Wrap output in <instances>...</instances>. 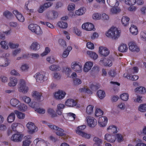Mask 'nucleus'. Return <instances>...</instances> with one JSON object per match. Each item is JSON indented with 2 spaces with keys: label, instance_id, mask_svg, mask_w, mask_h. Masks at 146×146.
<instances>
[{
  "label": "nucleus",
  "instance_id": "obj_1",
  "mask_svg": "<svg viewBox=\"0 0 146 146\" xmlns=\"http://www.w3.org/2000/svg\"><path fill=\"white\" fill-rule=\"evenodd\" d=\"M120 32L118 29L114 27H112L106 33L107 37L114 39L118 38L120 35Z\"/></svg>",
  "mask_w": 146,
  "mask_h": 146
},
{
  "label": "nucleus",
  "instance_id": "obj_2",
  "mask_svg": "<svg viewBox=\"0 0 146 146\" xmlns=\"http://www.w3.org/2000/svg\"><path fill=\"white\" fill-rule=\"evenodd\" d=\"M86 127V126L84 125L78 126L77 127V130L76 131V133L83 137L89 139L90 137V135L86 133L83 131Z\"/></svg>",
  "mask_w": 146,
  "mask_h": 146
},
{
  "label": "nucleus",
  "instance_id": "obj_3",
  "mask_svg": "<svg viewBox=\"0 0 146 146\" xmlns=\"http://www.w3.org/2000/svg\"><path fill=\"white\" fill-rule=\"evenodd\" d=\"M47 125L49 127L52 129L56 131V133L57 135L60 136H62L65 135L64 133V130L62 129L49 123H48Z\"/></svg>",
  "mask_w": 146,
  "mask_h": 146
},
{
  "label": "nucleus",
  "instance_id": "obj_4",
  "mask_svg": "<svg viewBox=\"0 0 146 146\" xmlns=\"http://www.w3.org/2000/svg\"><path fill=\"white\" fill-rule=\"evenodd\" d=\"M19 90L23 93H26L28 91V88L26 86L25 81L23 79H21L19 84Z\"/></svg>",
  "mask_w": 146,
  "mask_h": 146
},
{
  "label": "nucleus",
  "instance_id": "obj_5",
  "mask_svg": "<svg viewBox=\"0 0 146 146\" xmlns=\"http://www.w3.org/2000/svg\"><path fill=\"white\" fill-rule=\"evenodd\" d=\"M71 68L74 71L77 72H80L82 70L81 64L80 62H75L72 63Z\"/></svg>",
  "mask_w": 146,
  "mask_h": 146
},
{
  "label": "nucleus",
  "instance_id": "obj_6",
  "mask_svg": "<svg viewBox=\"0 0 146 146\" xmlns=\"http://www.w3.org/2000/svg\"><path fill=\"white\" fill-rule=\"evenodd\" d=\"M99 63L101 65L104 66H111L112 65L111 60L106 58H101L99 61Z\"/></svg>",
  "mask_w": 146,
  "mask_h": 146
},
{
  "label": "nucleus",
  "instance_id": "obj_7",
  "mask_svg": "<svg viewBox=\"0 0 146 146\" xmlns=\"http://www.w3.org/2000/svg\"><path fill=\"white\" fill-rule=\"evenodd\" d=\"M86 119L88 125L90 127H94L96 125L97 121L94 118L91 117H87Z\"/></svg>",
  "mask_w": 146,
  "mask_h": 146
},
{
  "label": "nucleus",
  "instance_id": "obj_8",
  "mask_svg": "<svg viewBox=\"0 0 146 146\" xmlns=\"http://www.w3.org/2000/svg\"><path fill=\"white\" fill-rule=\"evenodd\" d=\"M128 45L129 49L131 51L134 52H138L139 51V48L136 45L135 42H130Z\"/></svg>",
  "mask_w": 146,
  "mask_h": 146
},
{
  "label": "nucleus",
  "instance_id": "obj_9",
  "mask_svg": "<svg viewBox=\"0 0 146 146\" xmlns=\"http://www.w3.org/2000/svg\"><path fill=\"white\" fill-rule=\"evenodd\" d=\"M27 128L29 130V132L31 133L36 131L37 128L34 124L32 122H28L26 125Z\"/></svg>",
  "mask_w": 146,
  "mask_h": 146
},
{
  "label": "nucleus",
  "instance_id": "obj_10",
  "mask_svg": "<svg viewBox=\"0 0 146 146\" xmlns=\"http://www.w3.org/2000/svg\"><path fill=\"white\" fill-rule=\"evenodd\" d=\"M82 28L87 31H90L95 29L94 25L90 23H86L82 24Z\"/></svg>",
  "mask_w": 146,
  "mask_h": 146
},
{
  "label": "nucleus",
  "instance_id": "obj_11",
  "mask_svg": "<svg viewBox=\"0 0 146 146\" xmlns=\"http://www.w3.org/2000/svg\"><path fill=\"white\" fill-rule=\"evenodd\" d=\"M99 52L102 56H106L109 54V50L106 47L100 46L99 48Z\"/></svg>",
  "mask_w": 146,
  "mask_h": 146
},
{
  "label": "nucleus",
  "instance_id": "obj_12",
  "mask_svg": "<svg viewBox=\"0 0 146 146\" xmlns=\"http://www.w3.org/2000/svg\"><path fill=\"white\" fill-rule=\"evenodd\" d=\"M108 119L106 117L101 116L99 118L98 123L101 127L105 126L107 123Z\"/></svg>",
  "mask_w": 146,
  "mask_h": 146
},
{
  "label": "nucleus",
  "instance_id": "obj_13",
  "mask_svg": "<svg viewBox=\"0 0 146 146\" xmlns=\"http://www.w3.org/2000/svg\"><path fill=\"white\" fill-rule=\"evenodd\" d=\"M13 14L15 16L17 19L20 22H23L25 20V18L17 10H14L13 11Z\"/></svg>",
  "mask_w": 146,
  "mask_h": 146
},
{
  "label": "nucleus",
  "instance_id": "obj_14",
  "mask_svg": "<svg viewBox=\"0 0 146 146\" xmlns=\"http://www.w3.org/2000/svg\"><path fill=\"white\" fill-rule=\"evenodd\" d=\"M66 95L65 92L61 90H59L54 94V97L56 99H61L63 98Z\"/></svg>",
  "mask_w": 146,
  "mask_h": 146
},
{
  "label": "nucleus",
  "instance_id": "obj_15",
  "mask_svg": "<svg viewBox=\"0 0 146 146\" xmlns=\"http://www.w3.org/2000/svg\"><path fill=\"white\" fill-rule=\"evenodd\" d=\"M23 136L20 134H15L11 138L12 140L15 142H18L21 141Z\"/></svg>",
  "mask_w": 146,
  "mask_h": 146
},
{
  "label": "nucleus",
  "instance_id": "obj_16",
  "mask_svg": "<svg viewBox=\"0 0 146 146\" xmlns=\"http://www.w3.org/2000/svg\"><path fill=\"white\" fill-rule=\"evenodd\" d=\"M45 76V74L40 73H36L34 76L35 78L36 81L42 82L44 80V78Z\"/></svg>",
  "mask_w": 146,
  "mask_h": 146
},
{
  "label": "nucleus",
  "instance_id": "obj_17",
  "mask_svg": "<svg viewBox=\"0 0 146 146\" xmlns=\"http://www.w3.org/2000/svg\"><path fill=\"white\" fill-rule=\"evenodd\" d=\"M105 139L110 142H114L116 138L113 135L110 134H106L105 135Z\"/></svg>",
  "mask_w": 146,
  "mask_h": 146
},
{
  "label": "nucleus",
  "instance_id": "obj_18",
  "mask_svg": "<svg viewBox=\"0 0 146 146\" xmlns=\"http://www.w3.org/2000/svg\"><path fill=\"white\" fill-rule=\"evenodd\" d=\"M93 65V63L91 62H88L86 63L83 68V70L85 72L90 70Z\"/></svg>",
  "mask_w": 146,
  "mask_h": 146
},
{
  "label": "nucleus",
  "instance_id": "obj_19",
  "mask_svg": "<svg viewBox=\"0 0 146 146\" xmlns=\"http://www.w3.org/2000/svg\"><path fill=\"white\" fill-rule=\"evenodd\" d=\"M32 96L36 100L40 101L41 97H42V94L37 91H34L32 93Z\"/></svg>",
  "mask_w": 146,
  "mask_h": 146
},
{
  "label": "nucleus",
  "instance_id": "obj_20",
  "mask_svg": "<svg viewBox=\"0 0 146 146\" xmlns=\"http://www.w3.org/2000/svg\"><path fill=\"white\" fill-rule=\"evenodd\" d=\"M65 105L69 107H73L75 106L76 104V102L72 99H70L67 100L65 102Z\"/></svg>",
  "mask_w": 146,
  "mask_h": 146
},
{
  "label": "nucleus",
  "instance_id": "obj_21",
  "mask_svg": "<svg viewBox=\"0 0 146 146\" xmlns=\"http://www.w3.org/2000/svg\"><path fill=\"white\" fill-rule=\"evenodd\" d=\"M107 2L111 7H117L119 4V2L117 0H107Z\"/></svg>",
  "mask_w": 146,
  "mask_h": 146
},
{
  "label": "nucleus",
  "instance_id": "obj_22",
  "mask_svg": "<svg viewBox=\"0 0 146 146\" xmlns=\"http://www.w3.org/2000/svg\"><path fill=\"white\" fill-rule=\"evenodd\" d=\"M107 130L111 133H116L117 132L116 127L113 125L109 126L108 127Z\"/></svg>",
  "mask_w": 146,
  "mask_h": 146
},
{
  "label": "nucleus",
  "instance_id": "obj_23",
  "mask_svg": "<svg viewBox=\"0 0 146 146\" xmlns=\"http://www.w3.org/2000/svg\"><path fill=\"white\" fill-rule=\"evenodd\" d=\"M124 77H125L129 79H131L132 80H137L139 78L138 76L134 75L131 76V74H128L127 73H125L123 75Z\"/></svg>",
  "mask_w": 146,
  "mask_h": 146
},
{
  "label": "nucleus",
  "instance_id": "obj_24",
  "mask_svg": "<svg viewBox=\"0 0 146 146\" xmlns=\"http://www.w3.org/2000/svg\"><path fill=\"white\" fill-rule=\"evenodd\" d=\"M136 93L139 94H144L146 92V88L142 86L136 88L135 89Z\"/></svg>",
  "mask_w": 146,
  "mask_h": 146
},
{
  "label": "nucleus",
  "instance_id": "obj_25",
  "mask_svg": "<svg viewBox=\"0 0 146 146\" xmlns=\"http://www.w3.org/2000/svg\"><path fill=\"white\" fill-rule=\"evenodd\" d=\"M10 82L8 83V85L10 86H16L17 82V79L15 77H11L10 78Z\"/></svg>",
  "mask_w": 146,
  "mask_h": 146
},
{
  "label": "nucleus",
  "instance_id": "obj_26",
  "mask_svg": "<svg viewBox=\"0 0 146 146\" xmlns=\"http://www.w3.org/2000/svg\"><path fill=\"white\" fill-rule=\"evenodd\" d=\"M130 32L134 35H136L138 33V29L135 25H132L129 29Z\"/></svg>",
  "mask_w": 146,
  "mask_h": 146
},
{
  "label": "nucleus",
  "instance_id": "obj_27",
  "mask_svg": "<svg viewBox=\"0 0 146 146\" xmlns=\"http://www.w3.org/2000/svg\"><path fill=\"white\" fill-rule=\"evenodd\" d=\"M129 18L127 16H123L121 19V23L122 25L124 26H127L128 25Z\"/></svg>",
  "mask_w": 146,
  "mask_h": 146
},
{
  "label": "nucleus",
  "instance_id": "obj_28",
  "mask_svg": "<svg viewBox=\"0 0 146 146\" xmlns=\"http://www.w3.org/2000/svg\"><path fill=\"white\" fill-rule=\"evenodd\" d=\"M128 48L126 45L125 44H121L118 47V50L120 52H126Z\"/></svg>",
  "mask_w": 146,
  "mask_h": 146
},
{
  "label": "nucleus",
  "instance_id": "obj_29",
  "mask_svg": "<svg viewBox=\"0 0 146 146\" xmlns=\"http://www.w3.org/2000/svg\"><path fill=\"white\" fill-rule=\"evenodd\" d=\"M49 15H52L50 17L49 15L48 16V19H49L52 20L55 18H57L58 16V13L57 12L53 10L52 11V13H50Z\"/></svg>",
  "mask_w": 146,
  "mask_h": 146
},
{
  "label": "nucleus",
  "instance_id": "obj_30",
  "mask_svg": "<svg viewBox=\"0 0 146 146\" xmlns=\"http://www.w3.org/2000/svg\"><path fill=\"white\" fill-rule=\"evenodd\" d=\"M15 119V113L12 112L8 116L7 118V120L9 123H11L14 121Z\"/></svg>",
  "mask_w": 146,
  "mask_h": 146
},
{
  "label": "nucleus",
  "instance_id": "obj_31",
  "mask_svg": "<svg viewBox=\"0 0 146 146\" xmlns=\"http://www.w3.org/2000/svg\"><path fill=\"white\" fill-rule=\"evenodd\" d=\"M93 140L95 142L94 144V146H101V144L102 143V141L101 139L97 137H95L94 138Z\"/></svg>",
  "mask_w": 146,
  "mask_h": 146
},
{
  "label": "nucleus",
  "instance_id": "obj_32",
  "mask_svg": "<svg viewBox=\"0 0 146 146\" xmlns=\"http://www.w3.org/2000/svg\"><path fill=\"white\" fill-rule=\"evenodd\" d=\"M30 48L34 50H36L40 48V45L37 42H34L31 45Z\"/></svg>",
  "mask_w": 146,
  "mask_h": 146
},
{
  "label": "nucleus",
  "instance_id": "obj_33",
  "mask_svg": "<svg viewBox=\"0 0 146 146\" xmlns=\"http://www.w3.org/2000/svg\"><path fill=\"white\" fill-rule=\"evenodd\" d=\"M87 53L89 55L91 58L94 59H96L98 57V54L94 52L88 51L87 52Z\"/></svg>",
  "mask_w": 146,
  "mask_h": 146
},
{
  "label": "nucleus",
  "instance_id": "obj_34",
  "mask_svg": "<svg viewBox=\"0 0 146 146\" xmlns=\"http://www.w3.org/2000/svg\"><path fill=\"white\" fill-rule=\"evenodd\" d=\"M45 143V141L40 138H36L34 141V144L36 145H39V144Z\"/></svg>",
  "mask_w": 146,
  "mask_h": 146
},
{
  "label": "nucleus",
  "instance_id": "obj_35",
  "mask_svg": "<svg viewBox=\"0 0 146 146\" xmlns=\"http://www.w3.org/2000/svg\"><path fill=\"white\" fill-rule=\"evenodd\" d=\"M97 94L99 98L101 99H103L105 96V92L101 90H99Z\"/></svg>",
  "mask_w": 146,
  "mask_h": 146
},
{
  "label": "nucleus",
  "instance_id": "obj_36",
  "mask_svg": "<svg viewBox=\"0 0 146 146\" xmlns=\"http://www.w3.org/2000/svg\"><path fill=\"white\" fill-rule=\"evenodd\" d=\"M19 102V101L15 98H13L10 101V104L13 107H16Z\"/></svg>",
  "mask_w": 146,
  "mask_h": 146
},
{
  "label": "nucleus",
  "instance_id": "obj_37",
  "mask_svg": "<svg viewBox=\"0 0 146 146\" xmlns=\"http://www.w3.org/2000/svg\"><path fill=\"white\" fill-rule=\"evenodd\" d=\"M94 106L91 105H88L86 109V112L88 115H91L93 111Z\"/></svg>",
  "mask_w": 146,
  "mask_h": 146
},
{
  "label": "nucleus",
  "instance_id": "obj_38",
  "mask_svg": "<svg viewBox=\"0 0 146 146\" xmlns=\"http://www.w3.org/2000/svg\"><path fill=\"white\" fill-rule=\"evenodd\" d=\"M15 113L19 119H23L25 117V114L24 113L18 110H15Z\"/></svg>",
  "mask_w": 146,
  "mask_h": 146
},
{
  "label": "nucleus",
  "instance_id": "obj_39",
  "mask_svg": "<svg viewBox=\"0 0 146 146\" xmlns=\"http://www.w3.org/2000/svg\"><path fill=\"white\" fill-rule=\"evenodd\" d=\"M57 25L59 27L62 28H66L67 27V23L62 21L58 22Z\"/></svg>",
  "mask_w": 146,
  "mask_h": 146
},
{
  "label": "nucleus",
  "instance_id": "obj_40",
  "mask_svg": "<svg viewBox=\"0 0 146 146\" xmlns=\"http://www.w3.org/2000/svg\"><path fill=\"white\" fill-rule=\"evenodd\" d=\"M27 108V106L23 104H20L18 106V109L22 111H25Z\"/></svg>",
  "mask_w": 146,
  "mask_h": 146
},
{
  "label": "nucleus",
  "instance_id": "obj_41",
  "mask_svg": "<svg viewBox=\"0 0 146 146\" xmlns=\"http://www.w3.org/2000/svg\"><path fill=\"white\" fill-rule=\"evenodd\" d=\"M48 112L51 115L52 117H56L57 116L55 111L51 108H49L48 109Z\"/></svg>",
  "mask_w": 146,
  "mask_h": 146
},
{
  "label": "nucleus",
  "instance_id": "obj_42",
  "mask_svg": "<svg viewBox=\"0 0 146 146\" xmlns=\"http://www.w3.org/2000/svg\"><path fill=\"white\" fill-rule=\"evenodd\" d=\"M112 8L110 10L111 13L113 14H115L119 12L120 10L116 6L112 7Z\"/></svg>",
  "mask_w": 146,
  "mask_h": 146
},
{
  "label": "nucleus",
  "instance_id": "obj_43",
  "mask_svg": "<svg viewBox=\"0 0 146 146\" xmlns=\"http://www.w3.org/2000/svg\"><path fill=\"white\" fill-rule=\"evenodd\" d=\"M125 3L129 6H133L136 3V0H125Z\"/></svg>",
  "mask_w": 146,
  "mask_h": 146
},
{
  "label": "nucleus",
  "instance_id": "obj_44",
  "mask_svg": "<svg viewBox=\"0 0 146 146\" xmlns=\"http://www.w3.org/2000/svg\"><path fill=\"white\" fill-rule=\"evenodd\" d=\"M50 69L53 71H58L60 70V69L59 66L54 64L51 65L50 67Z\"/></svg>",
  "mask_w": 146,
  "mask_h": 146
},
{
  "label": "nucleus",
  "instance_id": "obj_45",
  "mask_svg": "<svg viewBox=\"0 0 146 146\" xmlns=\"http://www.w3.org/2000/svg\"><path fill=\"white\" fill-rule=\"evenodd\" d=\"M120 97L122 100L126 101L129 98V95L127 93H123L120 95Z\"/></svg>",
  "mask_w": 146,
  "mask_h": 146
},
{
  "label": "nucleus",
  "instance_id": "obj_46",
  "mask_svg": "<svg viewBox=\"0 0 146 146\" xmlns=\"http://www.w3.org/2000/svg\"><path fill=\"white\" fill-rule=\"evenodd\" d=\"M103 114V111L100 109L97 108L96 110L95 115L96 117L102 115Z\"/></svg>",
  "mask_w": 146,
  "mask_h": 146
},
{
  "label": "nucleus",
  "instance_id": "obj_47",
  "mask_svg": "<svg viewBox=\"0 0 146 146\" xmlns=\"http://www.w3.org/2000/svg\"><path fill=\"white\" fill-rule=\"evenodd\" d=\"M3 15L6 18L8 19L11 18L13 16L12 14L8 11H5L3 13Z\"/></svg>",
  "mask_w": 146,
  "mask_h": 146
},
{
  "label": "nucleus",
  "instance_id": "obj_48",
  "mask_svg": "<svg viewBox=\"0 0 146 146\" xmlns=\"http://www.w3.org/2000/svg\"><path fill=\"white\" fill-rule=\"evenodd\" d=\"M8 43L5 41H2L0 42L1 47L3 48L7 49L8 48Z\"/></svg>",
  "mask_w": 146,
  "mask_h": 146
},
{
  "label": "nucleus",
  "instance_id": "obj_49",
  "mask_svg": "<svg viewBox=\"0 0 146 146\" xmlns=\"http://www.w3.org/2000/svg\"><path fill=\"white\" fill-rule=\"evenodd\" d=\"M34 32L38 35H40L42 33V31L40 27L38 25L36 26V27Z\"/></svg>",
  "mask_w": 146,
  "mask_h": 146
},
{
  "label": "nucleus",
  "instance_id": "obj_50",
  "mask_svg": "<svg viewBox=\"0 0 146 146\" xmlns=\"http://www.w3.org/2000/svg\"><path fill=\"white\" fill-rule=\"evenodd\" d=\"M84 13V7L81 8L78 10L76 11L75 12L76 14L78 15H82Z\"/></svg>",
  "mask_w": 146,
  "mask_h": 146
},
{
  "label": "nucleus",
  "instance_id": "obj_51",
  "mask_svg": "<svg viewBox=\"0 0 146 146\" xmlns=\"http://www.w3.org/2000/svg\"><path fill=\"white\" fill-rule=\"evenodd\" d=\"M139 110L141 112H145L146 111V104H143L140 105L138 108Z\"/></svg>",
  "mask_w": 146,
  "mask_h": 146
},
{
  "label": "nucleus",
  "instance_id": "obj_52",
  "mask_svg": "<svg viewBox=\"0 0 146 146\" xmlns=\"http://www.w3.org/2000/svg\"><path fill=\"white\" fill-rule=\"evenodd\" d=\"M140 36L142 40L146 41V31H141L140 33Z\"/></svg>",
  "mask_w": 146,
  "mask_h": 146
},
{
  "label": "nucleus",
  "instance_id": "obj_53",
  "mask_svg": "<svg viewBox=\"0 0 146 146\" xmlns=\"http://www.w3.org/2000/svg\"><path fill=\"white\" fill-rule=\"evenodd\" d=\"M100 85L98 84H96L95 85L92 84L90 88L92 90L96 91L100 88Z\"/></svg>",
  "mask_w": 146,
  "mask_h": 146
},
{
  "label": "nucleus",
  "instance_id": "obj_54",
  "mask_svg": "<svg viewBox=\"0 0 146 146\" xmlns=\"http://www.w3.org/2000/svg\"><path fill=\"white\" fill-rule=\"evenodd\" d=\"M37 26V25L33 24H31L28 26V28L32 32H34L35 31V30L36 29V26Z\"/></svg>",
  "mask_w": 146,
  "mask_h": 146
},
{
  "label": "nucleus",
  "instance_id": "obj_55",
  "mask_svg": "<svg viewBox=\"0 0 146 146\" xmlns=\"http://www.w3.org/2000/svg\"><path fill=\"white\" fill-rule=\"evenodd\" d=\"M80 90L81 92H84L90 94H92V92L88 88H82L80 89Z\"/></svg>",
  "mask_w": 146,
  "mask_h": 146
},
{
  "label": "nucleus",
  "instance_id": "obj_56",
  "mask_svg": "<svg viewBox=\"0 0 146 146\" xmlns=\"http://www.w3.org/2000/svg\"><path fill=\"white\" fill-rule=\"evenodd\" d=\"M9 45L10 48L12 49L18 48L19 46V44H15L11 42H9Z\"/></svg>",
  "mask_w": 146,
  "mask_h": 146
},
{
  "label": "nucleus",
  "instance_id": "obj_57",
  "mask_svg": "<svg viewBox=\"0 0 146 146\" xmlns=\"http://www.w3.org/2000/svg\"><path fill=\"white\" fill-rule=\"evenodd\" d=\"M101 17V15L99 13H95L93 15V19L96 20L100 19Z\"/></svg>",
  "mask_w": 146,
  "mask_h": 146
},
{
  "label": "nucleus",
  "instance_id": "obj_58",
  "mask_svg": "<svg viewBox=\"0 0 146 146\" xmlns=\"http://www.w3.org/2000/svg\"><path fill=\"white\" fill-rule=\"evenodd\" d=\"M58 42L63 48H64L66 47V43L64 40L62 39H60L59 40Z\"/></svg>",
  "mask_w": 146,
  "mask_h": 146
},
{
  "label": "nucleus",
  "instance_id": "obj_59",
  "mask_svg": "<svg viewBox=\"0 0 146 146\" xmlns=\"http://www.w3.org/2000/svg\"><path fill=\"white\" fill-rule=\"evenodd\" d=\"M41 23L42 24L44 25H46V26L48 27L51 28V29H53L54 28V27L53 25L51 23L48 22H44L41 21Z\"/></svg>",
  "mask_w": 146,
  "mask_h": 146
},
{
  "label": "nucleus",
  "instance_id": "obj_60",
  "mask_svg": "<svg viewBox=\"0 0 146 146\" xmlns=\"http://www.w3.org/2000/svg\"><path fill=\"white\" fill-rule=\"evenodd\" d=\"M50 51V48L48 47H46L45 48V50L44 52L41 54L42 56H44L47 55Z\"/></svg>",
  "mask_w": 146,
  "mask_h": 146
},
{
  "label": "nucleus",
  "instance_id": "obj_61",
  "mask_svg": "<svg viewBox=\"0 0 146 146\" xmlns=\"http://www.w3.org/2000/svg\"><path fill=\"white\" fill-rule=\"evenodd\" d=\"M75 7V5L74 4H70L68 6V10L69 11H73Z\"/></svg>",
  "mask_w": 146,
  "mask_h": 146
},
{
  "label": "nucleus",
  "instance_id": "obj_62",
  "mask_svg": "<svg viewBox=\"0 0 146 146\" xmlns=\"http://www.w3.org/2000/svg\"><path fill=\"white\" fill-rule=\"evenodd\" d=\"M116 138L118 142H120L122 141L123 140V137L120 134H116Z\"/></svg>",
  "mask_w": 146,
  "mask_h": 146
},
{
  "label": "nucleus",
  "instance_id": "obj_63",
  "mask_svg": "<svg viewBox=\"0 0 146 146\" xmlns=\"http://www.w3.org/2000/svg\"><path fill=\"white\" fill-rule=\"evenodd\" d=\"M35 111L38 113L40 114H44L45 112V110L44 109L40 108L36 109Z\"/></svg>",
  "mask_w": 146,
  "mask_h": 146
},
{
  "label": "nucleus",
  "instance_id": "obj_64",
  "mask_svg": "<svg viewBox=\"0 0 146 146\" xmlns=\"http://www.w3.org/2000/svg\"><path fill=\"white\" fill-rule=\"evenodd\" d=\"M23 99L25 102L27 104H29L31 100V98L29 97L26 96L23 97Z\"/></svg>",
  "mask_w": 146,
  "mask_h": 146
}]
</instances>
